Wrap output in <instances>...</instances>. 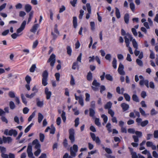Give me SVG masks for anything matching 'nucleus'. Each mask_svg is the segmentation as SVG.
<instances>
[{"label": "nucleus", "mask_w": 158, "mask_h": 158, "mask_svg": "<svg viewBox=\"0 0 158 158\" xmlns=\"http://www.w3.org/2000/svg\"><path fill=\"white\" fill-rule=\"evenodd\" d=\"M125 37L128 38L130 42L132 41L133 46L136 49L138 48V44L135 39H133V38L131 34H127V35L125 37H124L125 40Z\"/></svg>", "instance_id": "1"}, {"label": "nucleus", "mask_w": 158, "mask_h": 158, "mask_svg": "<svg viewBox=\"0 0 158 158\" xmlns=\"http://www.w3.org/2000/svg\"><path fill=\"white\" fill-rule=\"evenodd\" d=\"M78 147L77 145L74 144L72 147L70 148V154L72 157H75L76 155V153L78 151Z\"/></svg>", "instance_id": "2"}, {"label": "nucleus", "mask_w": 158, "mask_h": 158, "mask_svg": "<svg viewBox=\"0 0 158 158\" xmlns=\"http://www.w3.org/2000/svg\"><path fill=\"white\" fill-rule=\"evenodd\" d=\"M48 63H50L51 66L53 68L56 62V56L54 54H52L47 61Z\"/></svg>", "instance_id": "3"}, {"label": "nucleus", "mask_w": 158, "mask_h": 158, "mask_svg": "<svg viewBox=\"0 0 158 158\" xmlns=\"http://www.w3.org/2000/svg\"><path fill=\"white\" fill-rule=\"evenodd\" d=\"M139 78L140 79H142L140 80L139 82V84L140 85L142 86L144 85H145L148 88H149V81L147 80H144L143 77L142 75H140Z\"/></svg>", "instance_id": "4"}, {"label": "nucleus", "mask_w": 158, "mask_h": 158, "mask_svg": "<svg viewBox=\"0 0 158 158\" xmlns=\"http://www.w3.org/2000/svg\"><path fill=\"white\" fill-rule=\"evenodd\" d=\"M135 133L136 135H133L132 138L135 142L138 143L139 141V138H141L142 136V133L141 132L138 131H135Z\"/></svg>", "instance_id": "5"}, {"label": "nucleus", "mask_w": 158, "mask_h": 158, "mask_svg": "<svg viewBox=\"0 0 158 158\" xmlns=\"http://www.w3.org/2000/svg\"><path fill=\"white\" fill-rule=\"evenodd\" d=\"M70 140L72 143L75 142V131L73 129H70Z\"/></svg>", "instance_id": "6"}, {"label": "nucleus", "mask_w": 158, "mask_h": 158, "mask_svg": "<svg viewBox=\"0 0 158 158\" xmlns=\"http://www.w3.org/2000/svg\"><path fill=\"white\" fill-rule=\"evenodd\" d=\"M92 84L93 86H92L91 88L94 91H97L98 89L97 87H99L100 85V83L97 82L96 80L94 79L93 82Z\"/></svg>", "instance_id": "7"}, {"label": "nucleus", "mask_w": 158, "mask_h": 158, "mask_svg": "<svg viewBox=\"0 0 158 158\" xmlns=\"http://www.w3.org/2000/svg\"><path fill=\"white\" fill-rule=\"evenodd\" d=\"M90 136L91 137L93 141H95L96 143L98 144H100L101 143V141L98 137H96L95 134L94 133L91 132L90 133Z\"/></svg>", "instance_id": "8"}, {"label": "nucleus", "mask_w": 158, "mask_h": 158, "mask_svg": "<svg viewBox=\"0 0 158 158\" xmlns=\"http://www.w3.org/2000/svg\"><path fill=\"white\" fill-rule=\"evenodd\" d=\"M32 146L31 145L29 144L27 152L28 154V156L29 158H32V157H34L33 156V154L32 152Z\"/></svg>", "instance_id": "9"}, {"label": "nucleus", "mask_w": 158, "mask_h": 158, "mask_svg": "<svg viewBox=\"0 0 158 158\" xmlns=\"http://www.w3.org/2000/svg\"><path fill=\"white\" fill-rule=\"evenodd\" d=\"M125 42L126 44V46L127 47H128V51L131 54H133V52H132L131 48L129 46L130 42L129 41V40L128 38L125 37Z\"/></svg>", "instance_id": "10"}, {"label": "nucleus", "mask_w": 158, "mask_h": 158, "mask_svg": "<svg viewBox=\"0 0 158 158\" xmlns=\"http://www.w3.org/2000/svg\"><path fill=\"white\" fill-rule=\"evenodd\" d=\"M123 65L121 63H120L119 65L118 71V73L121 75H124L125 74V73L123 71Z\"/></svg>", "instance_id": "11"}, {"label": "nucleus", "mask_w": 158, "mask_h": 158, "mask_svg": "<svg viewBox=\"0 0 158 158\" xmlns=\"http://www.w3.org/2000/svg\"><path fill=\"white\" fill-rule=\"evenodd\" d=\"M26 23V21L24 20L22 23L20 27L17 29V33H19L22 31L24 29Z\"/></svg>", "instance_id": "12"}, {"label": "nucleus", "mask_w": 158, "mask_h": 158, "mask_svg": "<svg viewBox=\"0 0 158 158\" xmlns=\"http://www.w3.org/2000/svg\"><path fill=\"white\" fill-rule=\"evenodd\" d=\"M44 93L46 95V98L47 99H49L52 94L51 92L49 91L47 87H46L45 89Z\"/></svg>", "instance_id": "13"}, {"label": "nucleus", "mask_w": 158, "mask_h": 158, "mask_svg": "<svg viewBox=\"0 0 158 158\" xmlns=\"http://www.w3.org/2000/svg\"><path fill=\"white\" fill-rule=\"evenodd\" d=\"M86 6L87 8L88 13L86 15V18L87 19H88L90 17V15L91 13V8L90 4L89 3L86 4Z\"/></svg>", "instance_id": "14"}, {"label": "nucleus", "mask_w": 158, "mask_h": 158, "mask_svg": "<svg viewBox=\"0 0 158 158\" xmlns=\"http://www.w3.org/2000/svg\"><path fill=\"white\" fill-rule=\"evenodd\" d=\"M146 146L148 147H151L153 150H155L156 149V146L154 145L152 142L151 141H147L146 143Z\"/></svg>", "instance_id": "15"}, {"label": "nucleus", "mask_w": 158, "mask_h": 158, "mask_svg": "<svg viewBox=\"0 0 158 158\" xmlns=\"http://www.w3.org/2000/svg\"><path fill=\"white\" fill-rule=\"evenodd\" d=\"M32 145H35V149L40 148V145L39 143L38 140L37 139H35L32 142Z\"/></svg>", "instance_id": "16"}, {"label": "nucleus", "mask_w": 158, "mask_h": 158, "mask_svg": "<svg viewBox=\"0 0 158 158\" xmlns=\"http://www.w3.org/2000/svg\"><path fill=\"white\" fill-rule=\"evenodd\" d=\"M3 140L4 143H6V142H7L8 143H11L12 140V138L10 137H7L2 136Z\"/></svg>", "instance_id": "17"}, {"label": "nucleus", "mask_w": 158, "mask_h": 158, "mask_svg": "<svg viewBox=\"0 0 158 158\" xmlns=\"http://www.w3.org/2000/svg\"><path fill=\"white\" fill-rule=\"evenodd\" d=\"M39 27V25L38 24H35L33 25L32 28L30 29V31L31 32L35 33Z\"/></svg>", "instance_id": "18"}, {"label": "nucleus", "mask_w": 158, "mask_h": 158, "mask_svg": "<svg viewBox=\"0 0 158 158\" xmlns=\"http://www.w3.org/2000/svg\"><path fill=\"white\" fill-rule=\"evenodd\" d=\"M17 134L18 132L15 130L12 129L9 131V135L12 136L13 135L14 137H16Z\"/></svg>", "instance_id": "19"}, {"label": "nucleus", "mask_w": 158, "mask_h": 158, "mask_svg": "<svg viewBox=\"0 0 158 158\" xmlns=\"http://www.w3.org/2000/svg\"><path fill=\"white\" fill-rule=\"evenodd\" d=\"M121 106L122 107L124 111H126L128 109L129 106V105L125 103H122L121 105Z\"/></svg>", "instance_id": "20"}, {"label": "nucleus", "mask_w": 158, "mask_h": 158, "mask_svg": "<svg viewBox=\"0 0 158 158\" xmlns=\"http://www.w3.org/2000/svg\"><path fill=\"white\" fill-rule=\"evenodd\" d=\"M129 15L128 14L126 13L125 14L124 19L125 23L127 24H128L129 23Z\"/></svg>", "instance_id": "21"}, {"label": "nucleus", "mask_w": 158, "mask_h": 158, "mask_svg": "<svg viewBox=\"0 0 158 158\" xmlns=\"http://www.w3.org/2000/svg\"><path fill=\"white\" fill-rule=\"evenodd\" d=\"M112 106V103L111 102H107L104 106V108L105 109H110Z\"/></svg>", "instance_id": "22"}, {"label": "nucleus", "mask_w": 158, "mask_h": 158, "mask_svg": "<svg viewBox=\"0 0 158 158\" xmlns=\"http://www.w3.org/2000/svg\"><path fill=\"white\" fill-rule=\"evenodd\" d=\"M115 9V15L116 16L117 19H119L121 17L120 13L119 11V10L116 7Z\"/></svg>", "instance_id": "23"}, {"label": "nucleus", "mask_w": 158, "mask_h": 158, "mask_svg": "<svg viewBox=\"0 0 158 158\" xmlns=\"http://www.w3.org/2000/svg\"><path fill=\"white\" fill-rule=\"evenodd\" d=\"M95 114V111L94 109L92 108L89 109V115L91 117H94Z\"/></svg>", "instance_id": "24"}, {"label": "nucleus", "mask_w": 158, "mask_h": 158, "mask_svg": "<svg viewBox=\"0 0 158 158\" xmlns=\"http://www.w3.org/2000/svg\"><path fill=\"white\" fill-rule=\"evenodd\" d=\"M32 8L31 6L29 4H26L25 6V9L26 11L27 12H29Z\"/></svg>", "instance_id": "25"}, {"label": "nucleus", "mask_w": 158, "mask_h": 158, "mask_svg": "<svg viewBox=\"0 0 158 158\" xmlns=\"http://www.w3.org/2000/svg\"><path fill=\"white\" fill-rule=\"evenodd\" d=\"M92 73L90 71L87 74V80L89 81H91L92 80Z\"/></svg>", "instance_id": "26"}, {"label": "nucleus", "mask_w": 158, "mask_h": 158, "mask_svg": "<svg viewBox=\"0 0 158 158\" xmlns=\"http://www.w3.org/2000/svg\"><path fill=\"white\" fill-rule=\"evenodd\" d=\"M132 99L133 101L136 102H139V100L138 97L135 94H134L132 96Z\"/></svg>", "instance_id": "27"}, {"label": "nucleus", "mask_w": 158, "mask_h": 158, "mask_svg": "<svg viewBox=\"0 0 158 158\" xmlns=\"http://www.w3.org/2000/svg\"><path fill=\"white\" fill-rule=\"evenodd\" d=\"M117 61L116 59L115 58H113V60L112 62V64L113 67L114 69H116L117 68Z\"/></svg>", "instance_id": "28"}, {"label": "nucleus", "mask_w": 158, "mask_h": 158, "mask_svg": "<svg viewBox=\"0 0 158 158\" xmlns=\"http://www.w3.org/2000/svg\"><path fill=\"white\" fill-rule=\"evenodd\" d=\"M38 122L39 123H40L43 119V115L41 113H39L38 114Z\"/></svg>", "instance_id": "29"}, {"label": "nucleus", "mask_w": 158, "mask_h": 158, "mask_svg": "<svg viewBox=\"0 0 158 158\" xmlns=\"http://www.w3.org/2000/svg\"><path fill=\"white\" fill-rule=\"evenodd\" d=\"M73 26L74 28H76L77 26V18L76 17H73Z\"/></svg>", "instance_id": "30"}, {"label": "nucleus", "mask_w": 158, "mask_h": 158, "mask_svg": "<svg viewBox=\"0 0 158 158\" xmlns=\"http://www.w3.org/2000/svg\"><path fill=\"white\" fill-rule=\"evenodd\" d=\"M70 84L72 86H73L75 84V79L72 75H71V76Z\"/></svg>", "instance_id": "31"}, {"label": "nucleus", "mask_w": 158, "mask_h": 158, "mask_svg": "<svg viewBox=\"0 0 158 158\" xmlns=\"http://www.w3.org/2000/svg\"><path fill=\"white\" fill-rule=\"evenodd\" d=\"M106 127L107 128V130L108 131L109 133L112 132V130L111 129V124L110 123H108L106 125Z\"/></svg>", "instance_id": "32"}, {"label": "nucleus", "mask_w": 158, "mask_h": 158, "mask_svg": "<svg viewBox=\"0 0 158 158\" xmlns=\"http://www.w3.org/2000/svg\"><path fill=\"white\" fill-rule=\"evenodd\" d=\"M124 97L127 101L129 102L130 100L131 97L127 93L123 94Z\"/></svg>", "instance_id": "33"}, {"label": "nucleus", "mask_w": 158, "mask_h": 158, "mask_svg": "<svg viewBox=\"0 0 158 158\" xmlns=\"http://www.w3.org/2000/svg\"><path fill=\"white\" fill-rule=\"evenodd\" d=\"M21 98L22 101V102L25 105H26L27 103V102L26 100V98L24 97V94H21Z\"/></svg>", "instance_id": "34"}, {"label": "nucleus", "mask_w": 158, "mask_h": 158, "mask_svg": "<svg viewBox=\"0 0 158 158\" xmlns=\"http://www.w3.org/2000/svg\"><path fill=\"white\" fill-rule=\"evenodd\" d=\"M148 121L146 120L143 121H142L140 123V125L142 127H144L146 126L148 123Z\"/></svg>", "instance_id": "35"}, {"label": "nucleus", "mask_w": 158, "mask_h": 158, "mask_svg": "<svg viewBox=\"0 0 158 158\" xmlns=\"http://www.w3.org/2000/svg\"><path fill=\"white\" fill-rule=\"evenodd\" d=\"M33 123H32L30 125H29L24 130V132L25 133H27L30 130L31 127L33 125Z\"/></svg>", "instance_id": "36"}, {"label": "nucleus", "mask_w": 158, "mask_h": 158, "mask_svg": "<svg viewBox=\"0 0 158 158\" xmlns=\"http://www.w3.org/2000/svg\"><path fill=\"white\" fill-rule=\"evenodd\" d=\"M136 63L137 64L140 66H142L143 65V62L141 60H140L139 59H137L136 60Z\"/></svg>", "instance_id": "37"}, {"label": "nucleus", "mask_w": 158, "mask_h": 158, "mask_svg": "<svg viewBox=\"0 0 158 158\" xmlns=\"http://www.w3.org/2000/svg\"><path fill=\"white\" fill-rule=\"evenodd\" d=\"M77 68L78 69L79 67L78 66L77 62H76L73 63L72 67V68L73 69H75Z\"/></svg>", "instance_id": "38"}, {"label": "nucleus", "mask_w": 158, "mask_h": 158, "mask_svg": "<svg viewBox=\"0 0 158 158\" xmlns=\"http://www.w3.org/2000/svg\"><path fill=\"white\" fill-rule=\"evenodd\" d=\"M106 79L110 81H113V77L110 74H107L105 76Z\"/></svg>", "instance_id": "39"}, {"label": "nucleus", "mask_w": 158, "mask_h": 158, "mask_svg": "<svg viewBox=\"0 0 158 158\" xmlns=\"http://www.w3.org/2000/svg\"><path fill=\"white\" fill-rule=\"evenodd\" d=\"M48 76V73L47 70H45L44 71L42 74L43 78H47Z\"/></svg>", "instance_id": "40"}, {"label": "nucleus", "mask_w": 158, "mask_h": 158, "mask_svg": "<svg viewBox=\"0 0 158 158\" xmlns=\"http://www.w3.org/2000/svg\"><path fill=\"white\" fill-rule=\"evenodd\" d=\"M51 129H50V133L51 134H53L55 133V128L54 127L53 124L51 125Z\"/></svg>", "instance_id": "41"}, {"label": "nucleus", "mask_w": 158, "mask_h": 158, "mask_svg": "<svg viewBox=\"0 0 158 158\" xmlns=\"http://www.w3.org/2000/svg\"><path fill=\"white\" fill-rule=\"evenodd\" d=\"M9 106L10 109H14L15 108V105L12 101H10L9 103Z\"/></svg>", "instance_id": "42"}, {"label": "nucleus", "mask_w": 158, "mask_h": 158, "mask_svg": "<svg viewBox=\"0 0 158 158\" xmlns=\"http://www.w3.org/2000/svg\"><path fill=\"white\" fill-rule=\"evenodd\" d=\"M74 126L75 127H77L79 124V118H77L74 121Z\"/></svg>", "instance_id": "43"}, {"label": "nucleus", "mask_w": 158, "mask_h": 158, "mask_svg": "<svg viewBox=\"0 0 158 158\" xmlns=\"http://www.w3.org/2000/svg\"><path fill=\"white\" fill-rule=\"evenodd\" d=\"M36 68L35 64H33L30 69V71L31 73H33L34 72Z\"/></svg>", "instance_id": "44"}, {"label": "nucleus", "mask_w": 158, "mask_h": 158, "mask_svg": "<svg viewBox=\"0 0 158 158\" xmlns=\"http://www.w3.org/2000/svg\"><path fill=\"white\" fill-rule=\"evenodd\" d=\"M101 117L103 119V121L105 123H106L108 120V118L107 116L105 114H102Z\"/></svg>", "instance_id": "45"}, {"label": "nucleus", "mask_w": 158, "mask_h": 158, "mask_svg": "<svg viewBox=\"0 0 158 158\" xmlns=\"http://www.w3.org/2000/svg\"><path fill=\"white\" fill-rule=\"evenodd\" d=\"M25 80L27 83L28 84H29L30 81H31V77L28 75H27L25 77Z\"/></svg>", "instance_id": "46"}, {"label": "nucleus", "mask_w": 158, "mask_h": 158, "mask_svg": "<svg viewBox=\"0 0 158 158\" xmlns=\"http://www.w3.org/2000/svg\"><path fill=\"white\" fill-rule=\"evenodd\" d=\"M95 123L97 126L100 127V126L101 124V123L99 122V118H96L95 120Z\"/></svg>", "instance_id": "47"}, {"label": "nucleus", "mask_w": 158, "mask_h": 158, "mask_svg": "<svg viewBox=\"0 0 158 158\" xmlns=\"http://www.w3.org/2000/svg\"><path fill=\"white\" fill-rule=\"evenodd\" d=\"M61 116L63 122L64 123L65 122L66 120V117L65 116V113L64 111H62V113Z\"/></svg>", "instance_id": "48"}, {"label": "nucleus", "mask_w": 158, "mask_h": 158, "mask_svg": "<svg viewBox=\"0 0 158 158\" xmlns=\"http://www.w3.org/2000/svg\"><path fill=\"white\" fill-rule=\"evenodd\" d=\"M9 96L11 98H15V93L14 92L10 91L8 93Z\"/></svg>", "instance_id": "49"}, {"label": "nucleus", "mask_w": 158, "mask_h": 158, "mask_svg": "<svg viewBox=\"0 0 158 158\" xmlns=\"http://www.w3.org/2000/svg\"><path fill=\"white\" fill-rule=\"evenodd\" d=\"M130 7L132 11L134 12L135 10V6L134 3L132 2H131L130 4Z\"/></svg>", "instance_id": "50"}, {"label": "nucleus", "mask_w": 158, "mask_h": 158, "mask_svg": "<svg viewBox=\"0 0 158 158\" xmlns=\"http://www.w3.org/2000/svg\"><path fill=\"white\" fill-rule=\"evenodd\" d=\"M55 76L56 77V80L59 82L60 81V74L59 73H56L55 74Z\"/></svg>", "instance_id": "51"}, {"label": "nucleus", "mask_w": 158, "mask_h": 158, "mask_svg": "<svg viewBox=\"0 0 158 158\" xmlns=\"http://www.w3.org/2000/svg\"><path fill=\"white\" fill-rule=\"evenodd\" d=\"M47 78H43L42 81V84L44 86L48 84Z\"/></svg>", "instance_id": "52"}, {"label": "nucleus", "mask_w": 158, "mask_h": 158, "mask_svg": "<svg viewBox=\"0 0 158 158\" xmlns=\"http://www.w3.org/2000/svg\"><path fill=\"white\" fill-rule=\"evenodd\" d=\"M41 152V150L40 148L37 149V151H36L34 153V155L36 156H38L40 154Z\"/></svg>", "instance_id": "53"}, {"label": "nucleus", "mask_w": 158, "mask_h": 158, "mask_svg": "<svg viewBox=\"0 0 158 158\" xmlns=\"http://www.w3.org/2000/svg\"><path fill=\"white\" fill-rule=\"evenodd\" d=\"M40 140L41 142H43L44 141V135L42 133H40Z\"/></svg>", "instance_id": "54"}, {"label": "nucleus", "mask_w": 158, "mask_h": 158, "mask_svg": "<svg viewBox=\"0 0 158 158\" xmlns=\"http://www.w3.org/2000/svg\"><path fill=\"white\" fill-rule=\"evenodd\" d=\"M77 1V0H71L70 3L73 6L75 7Z\"/></svg>", "instance_id": "55"}, {"label": "nucleus", "mask_w": 158, "mask_h": 158, "mask_svg": "<svg viewBox=\"0 0 158 158\" xmlns=\"http://www.w3.org/2000/svg\"><path fill=\"white\" fill-rule=\"evenodd\" d=\"M108 113L109 114H110L111 117H113L114 114V111L111 109L108 110Z\"/></svg>", "instance_id": "56"}, {"label": "nucleus", "mask_w": 158, "mask_h": 158, "mask_svg": "<svg viewBox=\"0 0 158 158\" xmlns=\"http://www.w3.org/2000/svg\"><path fill=\"white\" fill-rule=\"evenodd\" d=\"M35 115V113L34 112H33L32 114L29 116V117L28 118V122L31 121L32 118L34 117V116Z\"/></svg>", "instance_id": "57"}, {"label": "nucleus", "mask_w": 158, "mask_h": 158, "mask_svg": "<svg viewBox=\"0 0 158 158\" xmlns=\"http://www.w3.org/2000/svg\"><path fill=\"white\" fill-rule=\"evenodd\" d=\"M91 28L92 30L94 31L95 29V24L94 22H91L90 23Z\"/></svg>", "instance_id": "58"}, {"label": "nucleus", "mask_w": 158, "mask_h": 158, "mask_svg": "<svg viewBox=\"0 0 158 158\" xmlns=\"http://www.w3.org/2000/svg\"><path fill=\"white\" fill-rule=\"evenodd\" d=\"M111 55L110 54H108L106 55L105 57V59L107 60H108L109 61L111 60Z\"/></svg>", "instance_id": "59"}, {"label": "nucleus", "mask_w": 158, "mask_h": 158, "mask_svg": "<svg viewBox=\"0 0 158 158\" xmlns=\"http://www.w3.org/2000/svg\"><path fill=\"white\" fill-rule=\"evenodd\" d=\"M131 31H132L133 34L135 36H136L137 35L138 33H137V32H136V29L135 28H132Z\"/></svg>", "instance_id": "60"}, {"label": "nucleus", "mask_w": 158, "mask_h": 158, "mask_svg": "<svg viewBox=\"0 0 158 158\" xmlns=\"http://www.w3.org/2000/svg\"><path fill=\"white\" fill-rule=\"evenodd\" d=\"M0 151L1 153V154L4 153L6 152V149L5 147H3L0 146Z\"/></svg>", "instance_id": "61"}, {"label": "nucleus", "mask_w": 158, "mask_h": 158, "mask_svg": "<svg viewBox=\"0 0 158 158\" xmlns=\"http://www.w3.org/2000/svg\"><path fill=\"white\" fill-rule=\"evenodd\" d=\"M80 14L79 16V18L80 19H81L82 18V16L83 15L84 11L82 10H81L80 11Z\"/></svg>", "instance_id": "62"}, {"label": "nucleus", "mask_w": 158, "mask_h": 158, "mask_svg": "<svg viewBox=\"0 0 158 158\" xmlns=\"http://www.w3.org/2000/svg\"><path fill=\"white\" fill-rule=\"evenodd\" d=\"M154 137L155 138H158V130H155L153 133Z\"/></svg>", "instance_id": "63"}, {"label": "nucleus", "mask_w": 158, "mask_h": 158, "mask_svg": "<svg viewBox=\"0 0 158 158\" xmlns=\"http://www.w3.org/2000/svg\"><path fill=\"white\" fill-rule=\"evenodd\" d=\"M153 156L155 158H158V154L156 151H154L152 152Z\"/></svg>", "instance_id": "64"}]
</instances>
